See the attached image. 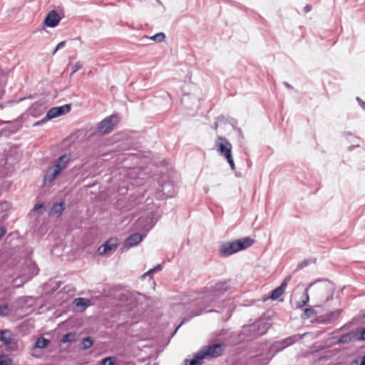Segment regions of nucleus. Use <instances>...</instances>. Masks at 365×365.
Listing matches in <instances>:
<instances>
[{"label":"nucleus","instance_id":"nucleus-15","mask_svg":"<svg viewBox=\"0 0 365 365\" xmlns=\"http://www.w3.org/2000/svg\"><path fill=\"white\" fill-rule=\"evenodd\" d=\"M290 279H291V276L287 277L284 279V281L282 282L280 286H279L278 287H277L274 290H272V292L269 296V298L272 300H276L278 298H279V297H281L283 294V293L284 292Z\"/></svg>","mask_w":365,"mask_h":365},{"label":"nucleus","instance_id":"nucleus-41","mask_svg":"<svg viewBox=\"0 0 365 365\" xmlns=\"http://www.w3.org/2000/svg\"><path fill=\"white\" fill-rule=\"evenodd\" d=\"M308 264V262L307 260H304L302 262H300L298 265H297V269H302L305 267H307Z\"/></svg>","mask_w":365,"mask_h":365},{"label":"nucleus","instance_id":"nucleus-12","mask_svg":"<svg viewBox=\"0 0 365 365\" xmlns=\"http://www.w3.org/2000/svg\"><path fill=\"white\" fill-rule=\"evenodd\" d=\"M118 247V240L115 237H111L106 241L103 245L98 248V254L100 256H103L108 252L115 251Z\"/></svg>","mask_w":365,"mask_h":365},{"label":"nucleus","instance_id":"nucleus-47","mask_svg":"<svg viewBox=\"0 0 365 365\" xmlns=\"http://www.w3.org/2000/svg\"><path fill=\"white\" fill-rule=\"evenodd\" d=\"M305 10H306V11H309L311 10V6L309 5H307L305 6Z\"/></svg>","mask_w":365,"mask_h":365},{"label":"nucleus","instance_id":"nucleus-44","mask_svg":"<svg viewBox=\"0 0 365 365\" xmlns=\"http://www.w3.org/2000/svg\"><path fill=\"white\" fill-rule=\"evenodd\" d=\"M359 147V145H351L349 147V150L351 151L353 150L355 148H358Z\"/></svg>","mask_w":365,"mask_h":365},{"label":"nucleus","instance_id":"nucleus-23","mask_svg":"<svg viewBox=\"0 0 365 365\" xmlns=\"http://www.w3.org/2000/svg\"><path fill=\"white\" fill-rule=\"evenodd\" d=\"M309 289H310V287H309V286L305 289L304 293L303 294V295L302 297V299L297 303V306H296L297 308H302L304 306L307 304V303L309 301V297L308 294V291Z\"/></svg>","mask_w":365,"mask_h":365},{"label":"nucleus","instance_id":"nucleus-18","mask_svg":"<svg viewBox=\"0 0 365 365\" xmlns=\"http://www.w3.org/2000/svg\"><path fill=\"white\" fill-rule=\"evenodd\" d=\"M355 341H356L355 331L344 334L337 339L338 344H349Z\"/></svg>","mask_w":365,"mask_h":365},{"label":"nucleus","instance_id":"nucleus-28","mask_svg":"<svg viewBox=\"0 0 365 365\" xmlns=\"http://www.w3.org/2000/svg\"><path fill=\"white\" fill-rule=\"evenodd\" d=\"M316 314V312L312 308H306L304 312L302 314L301 317L303 319H308Z\"/></svg>","mask_w":365,"mask_h":365},{"label":"nucleus","instance_id":"nucleus-49","mask_svg":"<svg viewBox=\"0 0 365 365\" xmlns=\"http://www.w3.org/2000/svg\"><path fill=\"white\" fill-rule=\"evenodd\" d=\"M1 92H2V85L0 83V96L1 95Z\"/></svg>","mask_w":365,"mask_h":365},{"label":"nucleus","instance_id":"nucleus-45","mask_svg":"<svg viewBox=\"0 0 365 365\" xmlns=\"http://www.w3.org/2000/svg\"><path fill=\"white\" fill-rule=\"evenodd\" d=\"M284 85L286 88H289V89H292V86L288 83L287 82H284Z\"/></svg>","mask_w":365,"mask_h":365},{"label":"nucleus","instance_id":"nucleus-25","mask_svg":"<svg viewBox=\"0 0 365 365\" xmlns=\"http://www.w3.org/2000/svg\"><path fill=\"white\" fill-rule=\"evenodd\" d=\"M93 342H94V341L92 337H91V336L85 337L82 339V341L81 343V348L84 350L88 349L92 346V345L93 344Z\"/></svg>","mask_w":365,"mask_h":365},{"label":"nucleus","instance_id":"nucleus-32","mask_svg":"<svg viewBox=\"0 0 365 365\" xmlns=\"http://www.w3.org/2000/svg\"><path fill=\"white\" fill-rule=\"evenodd\" d=\"M10 309L9 308L8 305L3 304L0 305V317H6L10 313Z\"/></svg>","mask_w":365,"mask_h":365},{"label":"nucleus","instance_id":"nucleus-36","mask_svg":"<svg viewBox=\"0 0 365 365\" xmlns=\"http://www.w3.org/2000/svg\"><path fill=\"white\" fill-rule=\"evenodd\" d=\"M10 205L7 202H3L0 203V212H5L9 210Z\"/></svg>","mask_w":365,"mask_h":365},{"label":"nucleus","instance_id":"nucleus-10","mask_svg":"<svg viewBox=\"0 0 365 365\" xmlns=\"http://www.w3.org/2000/svg\"><path fill=\"white\" fill-rule=\"evenodd\" d=\"M176 193L175 185L167 182L160 185V189L156 192L157 197L159 199L172 197Z\"/></svg>","mask_w":365,"mask_h":365},{"label":"nucleus","instance_id":"nucleus-27","mask_svg":"<svg viewBox=\"0 0 365 365\" xmlns=\"http://www.w3.org/2000/svg\"><path fill=\"white\" fill-rule=\"evenodd\" d=\"M8 351H16L18 349V342L13 338L5 345Z\"/></svg>","mask_w":365,"mask_h":365},{"label":"nucleus","instance_id":"nucleus-37","mask_svg":"<svg viewBox=\"0 0 365 365\" xmlns=\"http://www.w3.org/2000/svg\"><path fill=\"white\" fill-rule=\"evenodd\" d=\"M82 68V65L80 63H76L72 66V73L71 74L75 73L78 70H80Z\"/></svg>","mask_w":365,"mask_h":365},{"label":"nucleus","instance_id":"nucleus-11","mask_svg":"<svg viewBox=\"0 0 365 365\" xmlns=\"http://www.w3.org/2000/svg\"><path fill=\"white\" fill-rule=\"evenodd\" d=\"M302 339V336L299 334H295L292 336H289L281 341H276L272 345V349L276 351L283 350L284 348L293 344L297 341Z\"/></svg>","mask_w":365,"mask_h":365},{"label":"nucleus","instance_id":"nucleus-29","mask_svg":"<svg viewBox=\"0 0 365 365\" xmlns=\"http://www.w3.org/2000/svg\"><path fill=\"white\" fill-rule=\"evenodd\" d=\"M116 362V357L115 356H108L103 359L101 361V365H114Z\"/></svg>","mask_w":365,"mask_h":365},{"label":"nucleus","instance_id":"nucleus-2","mask_svg":"<svg viewBox=\"0 0 365 365\" xmlns=\"http://www.w3.org/2000/svg\"><path fill=\"white\" fill-rule=\"evenodd\" d=\"M71 160L70 154H63L55 160L44 171L43 186L51 187L61 173L68 167Z\"/></svg>","mask_w":365,"mask_h":365},{"label":"nucleus","instance_id":"nucleus-42","mask_svg":"<svg viewBox=\"0 0 365 365\" xmlns=\"http://www.w3.org/2000/svg\"><path fill=\"white\" fill-rule=\"evenodd\" d=\"M356 101L359 103V105L363 108H365V102H364L360 98L357 97Z\"/></svg>","mask_w":365,"mask_h":365},{"label":"nucleus","instance_id":"nucleus-13","mask_svg":"<svg viewBox=\"0 0 365 365\" xmlns=\"http://www.w3.org/2000/svg\"><path fill=\"white\" fill-rule=\"evenodd\" d=\"M145 234L142 235L140 233H134L130 235L125 239L123 242V247L126 249H130L135 246H137L145 237Z\"/></svg>","mask_w":365,"mask_h":365},{"label":"nucleus","instance_id":"nucleus-26","mask_svg":"<svg viewBox=\"0 0 365 365\" xmlns=\"http://www.w3.org/2000/svg\"><path fill=\"white\" fill-rule=\"evenodd\" d=\"M75 339H76V333L68 332L62 336L61 341L64 344L65 343H71L72 341H74Z\"/></svg>","mask_w":365,"mask_h":365},{"label":"nucleus","instance_id":"nucleus-1","mask_svg":"<svg viewBox=\"0 0 365 365\" xmlns=\"http://www.w3.org/2000/svg\"><path fill=\"white\" fill-rule=\"evenodd\" d=\"M231 289V286L228 281L219 282L210 288L207 289L202 294H198L197 297H193L190 302L185 303L175 304L174 309L180 310L187 306V309H190L192 314L189 318H185L182 320L181 323L175 329L174 334L176 333L179 327L188 321L194 316L200 315L206 308L217 302V300L222 297L228 290Z\"/></svg>","mask_w":365,"mask_h":365},{"label":"nucleus","instance_id":"nucleus-22","mask_svg":"<svg viewBox=\"0 0 365 365\" xmlns=\"http://www.w3.org/2000/svg\"><path fill=\"white\" fill-rule=\"evenodd\" d=\"M73 304L78 308L86 309L91 305V300L89 299L78 297L73 300Z\"/></svg>","mask_w":365,"mask_h":365},{"label":"nucleus","instance_id":"nucleus-24","mask_svg":"<svg viewBox=\"0 0 365 365\" xmlns=\"http://www.w3.org/2000/svg\"><path fill=\"white\" fill-rule=\"evenodd\" d=\"M12 334L9 330L0 331V341L3 342L4 346L11 339Z\"/></svg>","mask_w":365,"mask_h":365},{"label":"nucleus","instance_id":"nucleus-34","mask_svg":"<svg viewBox=\"0 0 365 365\" xmlns=\"http://www.w3.org/2000/svg\"><path fill=\"white\" fill-rule=\"evenodd\" d=\"M225 158L227 160L228 164L230 165L231 170H235V163H234V160L232 158V155H230V156H227V157H226Z\"/></svg>","mask_w":365,"mask_h":365},{"label":"nucleus","instance_id":"nucleus-43","mask_svg":"<svg viewBox=\"0 0 365 365\" xmlns=\"http://www.w3.org/2000/svg\"><path fill=\"white\" fill-rule=\"evenodd\" d=\"M6 228L4 227H0V238L4 236L6 233Z\"/></svg>","mask_w":365,"mask_h":365},{"label":"nucleus","instance_id":"nucleus-21","mask_svg":"<svg viewBox=\"0 0 365 365\" xmlns=\"http://www.w3.org/2000/svg\"><path fill=\"white\" fill-rule=\"evenodd\" d=\"M64 210V202H56L53 205L50 215H56L57 217L61 215L63 211Z\"/></svg>","mask_w":365,"mask_h":365},{"label":"nucleus","instance_id":"nucleus-35","mask_svg":"<svg viewBox=\"0 0 365 365\" xmlns=\"http://www.w3.org/2000/svg\"><path fill=\"white\" fill-rule=\"evenodd\" d=\"M162 269H163V267L160 264H157L155 267H154L153 268H152L149 271H148V272H146L145 274H150L155 272L161 271Z\"/></svg>","mask_w":365,"mask_h":365},{"label":"nucleus","instance_id":"nucleus-33","mask_svg":"<svg viewBox=\"0 0 365 365\" xmlns=\"http://www.w3.org/2000/svg\"><path fill=\"white\" fill-rule=\"evenodd\" d=\"M356 341L365 340V328L355 331Z\"/></svg>","mask_w":365,"mask_h":365},{"label":"nucleus","instance_id":"nucleus-3","mask_svg":"<svg viewBox=\"0 0 365 365\" xmlns=\"http://www.w3.org/2000/svg\"><path fill=\"white\" fill-rule=\"evenodd\" d=\"M314 287L315 297L320 303L325 304L332 300L336 289L335 284L328 279H317L309 284Z\"/></svg>","mask_w":365,"mask_h":365},{"label":"nucleus","instance_id":"nucleus-19","mask_svg":"<svg viewBox=\"0 0 365 365\" xmlns=\"http://www.w3.org/2000/svg\"><path fill=\"white\" fill-rule=\"evenodd\" d=\"M204 358L202 357L200 352L198 351L195 354H194L192 359H185L183 365H202V361Z\"/></svg>","mask_w":365,"mask_h":365},{"label":"nucleus","instance_id":"nucleus-7","mask_svg":"<svg viewBox=\"0 0 365 365\" xmlns=\"http://www.w3.org/2000/svg\"><path fill=\"white\" fill-rule=\"evenodd\" d=\"M199 351L204 359L207 358H217L222 354L223 345L222 344H209L202 346Z\"/></svg>","mask_w":365,"mask_h":365},{"label":"nucleus","instance_id":"nucleus-50","mask_svg":"<svg viewBox=\"0 0 365 365\" xmlns=\"http://www.w3.org/2000/svg\"><path fill=\"white\" fill-rule=\"evenodd\" d=\"M207 312H215L214 309H209V310H207L206 311Z\"/></svg>","mask_w":365,"mask_h":365},{"label":"nucleus","instance_id":"nucleus-16","mask_svg":"<svg viewBox=\"0 0 365 365\" xmlns=\"http://www.w3.org/2000/svg\"><path fill=\"white\" fill-rule=\"evenodd\" d=\"M342 312V309H336L335 311H333L331 312H329L328 314H325L320 317V322L324 323V324H330L336 320L341 315V313Z\"/></svg>","mask_w":365,"mask_h":365},{"label":"nucleus","instance_id":"nucleus-31","mask_svg":"<svg viewBox=\"0 0 365 365\" xmlns=\"http://www.w3.org/2000/svg\"><path fill=\"white\" fill-rule=\"evenodd\" d=\"M11 358L5 354H0V365H11Z\"/></svg>","mask_w":365,"mask_h":365},{"label":"nucleus","instance_id":"nucleus-40","mask_svg":"<svg viewBox=\"0 0 365 365\" xmlns=\"http://www.w3.org/2000/svg\"><path fill=\"white\" fill-rule=\"evenodd\" d=\"M359 362L360 365H365V355L361 357L360 359H356L354 363L358 364Z\"/></svg>","mask_w":365,"mask_h":365},{"label":"nucleus","instance_id":"nucleus-9","mask_svg":"<svg viewBox=\"0 0 365 365\" xmlns=\"http://www.w3.org/2000/svg\"><path fill=\"white\" fill-rule=\"evenodd\" d=\"M118 122V117L112 115L101 121L97 127L98 133L103 135L109 133Z\"/></svg>","mask_w":365,"mask_h":365},{"label":"nucleus","instance_id":"nucleus-48","mask_svg":"<svg viewBox=\"0 0 365 365\" xmlns=\"http://www.w3.org/2000/svg\"><path fill=\"white\" fill-rule=\"evenodd\" d=\"M204 191H205L206 193H207V192H208V191H209V188H208L207 187H204Z\"/></svg>","mask_w":365,"mask_h":365},{"label":"nucleus","instance_id":"nucleus-30","mask_svg":"<svg viewBox=\"0 0 365 365\" xmlns=\"http://www.w3.org/2000/svg\"><path fill=\"white\" fill-rule=\"evenodd\" d=\"M151 40L155 41V42H163L164 41L165 38V35L164 33H158V34H156L155 35L151 36L150 38Z\"/></svg>","mask_w":365,"mask_h":365},{"label":"nucleus","instance_id":"nucleus-5","mask_svg":"<svg viewBox=\"0 0 365 365\" xmlns=\"http://www.w3.org/2000/svg\"><path fill=\"white\" fill-rule=\"evenodd\" d=\"M158 220V217H155L154 212H149L138 218L136 222V227L145 232L146 235L154 227Z\"/></svg>","mask_w":365,"mask_h":365},{"label":"nucleus","instance_id":"nucleus-17","mask_svg":"<svg viewBox=\"0 0 365 365\" xmlns=\"http://www.w3.org/2000/svg\"><path fill=\"white\" fill-rule=\"evenodd\" d=\"M268 329L269 325L262 321H259L250 327V331H255L256 335L259 336L264 334Z\"/></svg>","mask_w":365,"mask_h":365},{"label":"nucleus","instance_id":"nucleus-14","mask_svg":"<svg viewBox=\"0 0 365 365\" xmlns=\"http://www.w3.org/2000/svg\"><path fill=\"white\" fill-rule=\"evenodd\" d=\"M61 18L57 11L52 10L49 11L44 19V24L50 28L56 27L60 22Z\"/></svg>","mask_w":365,"mask_h":365},{"label":"nucleus","instance_id":"nucleus-8","mask_svg":"<svg viewBox=\"0 0 365 365\" xmlns=\"http://www.w3.org/2000/svg\"><path fill=\"white\" fill-rule=\"evenodd\" d=\"M215 148L220 155L223 158L232 155V144L225 137H217L215 141Z\"/></svg>","mask_w":365,"mask_h":365},{"label":"nucleus","instance_id":"nucleus-6","mask_svg":"<svg viewBox=\"0 0 365 365\" xmlns=\"http://www.w3.org/2000/svg\"><path fill=\"white\" fill-rule=\"evenodd\" d=\"M71 110V105L65 104L61 106L53 107L48 110L46 115L41 120L37 121L34 125H41L46 123L48 120H51L58 116L68 113Z\"/></svg>","mask_w":365,"mask_h":365},{"label":"nucleus","instance_id":"nucleus-38","mask_svg":"<svg viewBox=\"0 0 365 365\" xmlns=\"http://www.w3.org/2000/svg\"><path fill=\"white\" fill-rule=\"evenodd\" d=\"M44 207L43 204H36L33 208V211L35 212H38L39 210H43Z\"/></svg>","mask_w":365,"mask_h":365},{"label":"nucleus","instance_id":"nucleus-20","mask_svg":"<svg viewBox=\"0 0 365 365\" xmlns=\"http://www.w3.org/2000/svg\"><path fill=\"white\" fill-rule=\"evenodd\" d=\"M49 343H50V341L44 337L38 338L34 344L33 349H31V354L33 356H36V354L34 353V351L36 349H43V348L46 347Z\"/></svg>","mask_w":365,"mask_h":365},{"label":"nucleus","instance_id":"nucleus-39","mask_svg":"<svg viewBox=\"0 0 365 365\" xmlns=\"http://www.w3.org/2000/svg\"><path fill=\"white\" fill-rule=\"evenodd\" d=\"M65 45H66V41H61L59 43H58V44H57V46H56V47L55 50L53 51V54H54V53H56V52L58 50H59V49H61V48H63V47L65 46Z\"/></svg>","mask_w":365,"mask_h":365},{"label":"nucleus","instance_id":"nucleus-46","mask_svg":"<svg viewBox=\"0 0 365 365\" xmlns=\"http://www.w3.org/2000/svg\"><path fill=\"white\" fill-rule=\"evenodd\" d=\"M6 129H8L9 134L14 133L17 130V129L14 130V129L9 128V127Z\"/></svg>","mask_w":365,"mask_h":365},{"label":"nucleus","instance_id":"nucleus-4","mask_svg":"<svg viewBox=\"0 0 365 365\" xmlns=\"http://www.w3.org/2000/svg\"><path fill=\"white\" fill-rule=\"evenodd\" d=\"M253 242L254 240L250 237H243L232 242H227L219 247V254L222 257H228L250 247Z\"/></svg>","mask_w":365,"mask_h":365}]
</instances>
